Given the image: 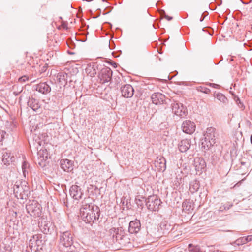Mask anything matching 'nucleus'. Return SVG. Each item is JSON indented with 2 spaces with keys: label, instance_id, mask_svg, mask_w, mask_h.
Wrapping results in <instances>:
<instances>
[{
  "label": "nucleus",
  "instance_id": "obj_11",
  "mask_svg": "<svg viewBox=\"0 0 252 252\" xmlns=\"http://www.w3.org/2000/svg\"><path fill=\"white\" fill-rule=\"evenodd\" d=\"M70 196L74 199L79 200L81 198L83 192L80 186L77 185H72L69 189Z\"/></svg>",
  "mask_w": 252,
  "mask_h": 252
},
{
  "label": "nucleus",
  "instance_id": "obj_29",
  "mask_svg": "<svg viewBox=\"0 0 252 252\" xmlns=\"http://www.w3.org/2000/svg\"><path fill=\"white\" fill-rule=\"evenodd\" d=\"M86 72L87 74L88 77L93 78L95 77V75L96 74V71L95 69L93 67H88L86 69Z\"/></svg>",
  "mask_w": 252,
  "mask_h": 252
},
{
  "label": "nucleus",
  "instance_id": "obj_30",
  "mask_svg": "<svg viewBox=\"0 0 252 252\" xmlns=\"http://www.w3.org/2000/svg\"><path fill=\"white\" fill-rule=\"evenodd\" d=\"M29 168V164L27 161H24L22 163V169L24 177H26V174L28 173Z\"/></svg>",
  "mask_w": 252,
  "mask_h": 252
},
{
  "label": "nucleus",
  "instance_id": "obj_6",
  "mask_svg": "<svg viewBox=\"0 0 252 252\" xmlns=\"http://www.w3.org/2000/svg\"><path fill=\"white\" fill-rule=\"evenodd\" d=\"M161 201L157 196H149L146 200V204L149 210L151 211H158Z\"/></svg>",
  "mask_w": 252,
  "mask_h": 252
},
{
  "label": "nucleus",
  "instance_id": "obj_32",
  "mask_svg": "<svg viewBox=\"0 0 252 252\" xmlns=\"http://www.w3.org/2000/svg\"><path fill=\"white\" fill-rule=\"evenodd\" d=\"M146 200L145 199L144 197H141V198H136L135 202L138 206L142 207L144 202H146Z\"/></svg>",
  "mask_w": 252,
  "mask_h": 252
},
{
  "label": "nucleus",
  "instance_id": "obj_21",
  "mask_svg": "<svg viewBox=\"0 0 252 252\" xmlns=\"http://www.w3.org/2000/svg\"><path fill=\"white\" fill-rule=\"evenodd\" d=\"M28 105L34 111H38L40 108V105L39 104L38 101L32 98L29 100Z\"/></svg>",
  "mask_w": 252,
  "mask_h": 252
},
{
  "label": "nucleus",
  "instance_id": "obj_19",
  "mask_svg": "<svg viewBox=\"0 0 252 252\" xmlns=\"http://www.w3.org/2000/svg\"><path fill=\"white\" fill-rule=\"evenodd\" d=\"M112 76V71L110 68L102 69L99 74V79H111Z\"/></svg>",
  "mask_w": 252,
  "mask_h": 252
},
{
  "label": "nucleus",
  "instance_id": "obj_41",
  "mask_svg": "<svg viewBox=\"0 0 252 252\" xmlns=\"http://www.w3.org/2000/svg\"><path fill=\"white\" fill-rule=\"evenodd\" d=\"M243 180H242L241 181L238 182L237 183H236L233 187V188H234L235 187H236V186H238V185L240 184L242 182V181H243Z\"/></svg>",
  "mask_w": 252,
  "mask_h": 252
},
{
  "label": "nucleus",
  "instance_id": "obj_24",
  "mask_svg": "<svg viewBox=\"0 0 252 252\" xmlns=\"http://www.w3.org/2000/svg\"><path fill=\"white\" fill-rule=\"evenodd\" d=\"M183 210L189 213L193 210V206L192 203L189 200H185L182 204Z\"/></svg>",
  "mask_w": 252,
  "mask_h": 252
},
{
  "label": "nucleus",
  "instance_id": "obj_15",
  "mask_svg": "<svg viewBox=\"0 0 252 252\" xmlns=\"http://www.w3.org/2000/svg\"><path fill=\"white\" fill-rule=\"evenodd\" d=\"M165 95L160 93L153 94L151 96L152 102L156 105L160 104L165 101Z\"/></svg>",
  "mask_w": 252,
  "mask_h": 252
},
{
  "label": "nucleus",
  "instance_id": "obj_27",
  "mask_svg": "<svg viewBox=\"0 0 252 252\" xmlns=\"http://www.w3.org/2000/svg\"><path fill=\"white\" fill-rule=\"evenodd\" d=\"M38 155L40 158H42V159H41V160H46L48 157V151L45 149L40 150L38 152Z\"/></svg>",
  "mask_w": 252,
  "mask_h": 252
},
{
  "label": "nucleus",
  "instance_id": "obj_44",
  "mask_svg": "<svg viewBox=\"0 0 252 252\" xmlns=\"http://www.w3.org/2000/svg\"><path fill=\"white\" fill-rule=\"evenodd\" d=\"M223 209H225V208L224 207H220V210L221 211H222L223 210Z\"/></svg>",
  "mask_w": 252,
  "mask_h": 252
},
{
  "label": "nucleus",
  "instance_id": "obj_12",
  "mask_svg": "<svg viewBox=\"0 0 252 252\" xmlns=\"http://www.w3.org/2000/svg\"><path fill=\"white\" fill-rule=\"evenodd\" d=\"M172 112L176 115L183 117L186 115V112L182 104L174 102L172 105Z\"/></svg>",
  "mask_w": 252,
  "mask_h": 252
},
{
  "label": "nucleus",
  "instance_id": "obj_40",
  "mask_svg": "<svg viewBox=\"0 0 252 252\" xmlns=\"http://www.w3.org/2000/svg\"><path fill=\"white\" fill-rule=\"evenodd\" d=\"M110 63H111V64L115 68L117 67V63H115V62H110Z\"/></svg>",
  "mask_w": 252,
  "mask_h": 252
},
{
  "label": "nucleus",
  "instance_id": "obj_43",
  "mask_svg": "<svg viewBox=\"0 0 252 252\" xmlns=\"http://www.w3.org/2000/svg\"><path fill=\"white\" fill-rule=\"evenodd\" d=\"M212 85L213 87L214 88H217V87L219 86L218 85L216 84H210V85Z\"/></svg>",
  "mask_w": 252,
  "mask_h": 252
},
{
  "label": "nucleus",
  "instance_id": "obj_38",
  "mask_svg": "<svg viewBox=\"0 0 252 252\" xmlns=\"http://www.w3.org/2000/svg\"><path fill=\"white\" fill-rule=\"evenodd\" d=\"M236 103H237L238 105L240 108H243L244 105L241 102V101L239 98H237L236 100Z\"/></svg>",
  "mask_w": 252,
  "mask_h": 252
},
{
  "label": "nucleus",
  "instance_id": "obj_33",
  "mask_svg": "<svg viewBox=\"0 0 252 252\" xmlns=\"http://www.w3.org/2000/svg\"><path fill=\"white\" fill-rule=\"evenodd\" d=\"M197 90L198 91L204 93L205 94H209L210 92V90L205 86H200L197 87Z\"/></svg>",
  "mask_w": 252,
  "mask_h": 252
},
{
  "label": "nucleus",
  "instance_id": "obj_48",
  "mask_svg": "<svg viewBox=\"0 0 252 252\" xmlns=\"http://www.w3.org/2000/svg\"><path fill=\"white\" fill-rule=\"evenodd\" d=\"M250 140H251V143L252 144V134L251 136Z\"/></svg>",
  "mask_w": 252,
  "mask_h": 252
},
{
  "label": "nucleus",
  "instance_id": "obj_7",
  "mask_svg": "<svg viewBox=\"0 0 252 252\" xmlns=\"http://www.w3.org/2000/svg\"><path fill=\"white\" fill-rule=\"evenodd\" d=\"M60 244L65 247L71 246L73 243L72 236L70 231H60Z\"/></svg>",
  "mask_w": 252,
  "mask_h": 252
},
{
  "label": "nucleus",
  "instance_id": "obj_37",
  "mask_svg": "<svg viewBox=\"0 0 252 252\" xmlns=\"http://www.w3.org/2000/svg\"><path fill=\"white\" fill-rule=\"evenodd\" d=\"M244 240L243 239V237L242 238H240L239 239H238L236 241V243L237 244V245H240L241 244H245L247 243V242H243Z\"/></svg>",
  "mask_w": 252,
  "mask_h": 252
},
{
  "label": "nucleus",
  "instance_id": "obj_36",
  "mask_svg": "<svg viewBox=\"0 0 252 252\" xmlns=\"http://www.w3.org/2000/svg\"><path fill=\"white\" fill-rule=\"evenodd\" d=\"M243 239L244 240L243 242H250L252 240V235L247 236L246 237H243Z\"/></svg>",
  "mask_w": 252,
  "mask_h": 252
},
{
  "label": "nucleus",
  "instance_id": "obj_20",
  "mask_svg": "<svg viewBox=\"0 0 252 252\" xmlns=\"http://www.w3.org/2000/svg\"><path fill=\"white\" fill-rule=\"evenodd\" d=\"M36 90L45 94L50 92L51 88L46 83H40L36 85Z\"/></svg>",
  "mask_w": 252,
  "mask_h": 252
},
{
  "label": "nucleus",
  "instance_id": "obj_4",
  "mask_svg": "<svg viewBox=\"0 0 252 252\" xmlns=\"http://www.w3.org/2000/svg\"><path fill=\"white\" fill-rule=\"evenodd\" d=\"M14 193L18 199H26L30 193L29 188L26 185H15L14 186Z\"/></svg>",
  "mask_w": 252,
  "mask_h": 252
},
{
  "label": "nucleus",
  "instance_id": "obj_1",
  "mask_svg": "<svg viewBox=\"0 0 252 252\" xmlns=\"http://www.w3.org/2000/svg\"><path fill=\"white\" fill-rule=\"evenodd\" d=\"M89 198H85L82 202L80 216L86 223H94L98 220L100 214L99 208L91 202Z\"/></svg>",
  "mask_w": 252,
  "mask_h": 252
},
{
  "label": "nucleus",
  "instance_id": "obj_34",
  "mask_svg": "<svg viewBox=\"0 0 252 252\" xmlns=\"http://www.w3.org/2000/svg\"><path fill=\"white\" fill-rule=\"evenodd\" d=\"M8 136V134H6L5 131L0 130V144H2L1 143L3 142V140L7 138Z\"/></svg>",
  "mask_w": 252,
  "mask_h": 252
},
{
  "label": "nucleus",
  "instance_id": "obj_9",
  "mask_svg": "<svg viewBox=\"0 0 252 252\" xmlns=\"http://www.w3.org/2000/svg\"><path fill=\"white\" fill-rule=\"evenodd\" d=\"M44 243V240L42 239L41 234L33 235L30 240V244L31 247H36V250H41Z\"/></svg>",
  "mask_w": 252,
  "mask_h": 252
},
{
  "label": "nucleus",
  "instance_id": "obj_45",
  "mask_svg": "<svg viewBox=\"0 0 252 252\" xmlns=\"http://www.w3.org/2000/svg\"><path fill=\"white\" fill-rule=\"evenodd\" d=\"M104 81L102 82V83H104L105 82H108L109 81H110L111 80L110 79H109V80H103Z\"/></svg>",
  "mask_w": 252,
  "mask_h": 252
},
{
  "label": "nucleus",
  "instance_id": "obj_50",
  "mask_svg": "<svg viewBox=\"0 0 252 252\" xmlns=\"http://www.w3.org/2000/svg\"><path fill=\"white\" fill-rule=\"evenodd\" d=\"M241 164H242V165H244V162H241Z\"/></svg>",
  "mask_w": 252,
  "mask_h": 252
},
{
  "label": "nucleus",
  "instance_id": "obj_46",
  "mask_svg": "<svg viewBox=\"0 0 252 252\" xmlns=\"http://www.w3.org/2000/svg\"><path fill=\"white\" fill-rule=\"evenodd\" d=\"M174 77V76H170V75H168V79H173V78Z\"/></svg>",
  "mask_w": 252,
  "mask_h": 252
},
{
  "label": "nucleus",
  "instance_id": "obj_42",
  "mask_svg": "<svg viewBox=\"0 0 252 252\" xmlns=\"http://www.w3.org/2000/svg\"><path fill=\"white\" fill-rule=\"evenodd\" d=\"M62 26L64 28H66L67 27V24L63 22V24H62Z\"/></svg>",
  "mask_w": 252,
  "mask_h": 252
},
{
  "label": "nucleus",
  "instance_id": "obj_31",
  "mask_svg": "<svg viewBox=\"0 0 252 252\" xmlns=\"http://www.w3.org/2000/svg\"><path fill=\"white\" fill-rule=\"evenodd\" d=\"M245 9L247 11V14L252 15V0H251L249 2L247 3Z\"/></svg>",
  "mask_w": 252,
  "mask_h": 252
},
{
  "label": "nucleus",
  "instance_id": "obj_26",
  "mask_svg": "<svg viewBox=\"0 0 252 252\" xmlns=\"http://www.w3.org/2000/svg\"><path fill=\"white\" fill-rule=\"evenodd\" d=\"M160 228L162 231L163 233H165L171 229V226L167 222L164 221L161 222Z\"/></svg>",
  "mask_w": 252,
  "mask_h": 252
},
{
  "label": "nucleus",
  "instance_id": "obj_22",
  "mask_svg": "<svg viewBox=\"0 0 252 252\" xmlns=\"http://www.w3.org/2000/svg\"><path fill=\"white\" fill-rule=\"evenodd\" d=\"M155 164L158 170L160 171H164L166 169L165 159L164 158H157L155 160Z\"/></svg>",
  "mask_w": 252,
  "mask_h": 252
},
{
  "label": "nucleus",
  "instance_id": "obj_10",
  "mask_svg": "<svg viewBox=\"0 0 252 252\" xmlns=\"http://www.w3.org/2000/svg\"><path fill=\"white\" fill-rule=\"evenodd\" d=\"M195 125L190 120H187L184 121L182 124V129L184 133L191 134L195 130Z\"/></svg>",
  "mask_w": 252,
  "mask_h": 252
},
{
  "label": "nucleus",
  "instance_id": "obj_47",
  "mask_svg": "<svg viewBox=\"0 0 252 252\" xmlns=\"http://www.w3.org/2000/svg\"><path fill=\"white\" fill-rule=\"evenodd\" d=\"M204 19V17H201L200 19V21L202 22Z\"/></svg>",
  "mask_w": 252,
  "mask_h": 252
},
{
  "label": "nucleus",
  "instance_id": "obj_39",
  "mask_svg": "<svg viewBox=\"0 0 252 252\" xmlns=\"http://www.w3.org/2000/svg\"><path fill=\"white\" fill-rule=\"evenodd\" d=\"M164 17L165 18H166L168 21L171 20L173 18L172 17L169 16L168 15H166L165 13L164 12Z\"/></svg>",
  "mask_w": 252,
  "mask_h": 252
},
{
  "label": "nucleus",
  "instance_id": "obj_23",
  "mask_svg": "<svg viewBox=\"0 0 252 252\" xmlns=\"http://www.w3.org/2000/svg\"><path fill=\"white\" fill-rule=\"evenodd\" d=\"M199 182L196 180L192 181L189 184V190L192 193L197 192L199 189Z\"/></svg>",
  "mask_w": 252,
  "mask_h": 252
},
{
  "label": "nucleus",
  "instance_id": "obj_3",
  "mask_svg": "<svg viewBox=\"0 0 252 252\" xmlns=\"http://www.w3.org/2000/svg\"><path fill=\"white\" fill-rule=\"evenodd\" d=\"M216 129L210 127L207 128L206 133L204 134V139L202 142V147L204 149L210 148L216 143Z\"/></svg>",
  "mask_w": 252,
  "mask_h": 252
},
{
  "label": "nucleus",
  "instance_id": "obj_2",
  "mask_svg": "<svg viewBox=\"0 0 252 252\" xmlns=\"http://www.w3.org/2000/svg\"><path fill=\"white\" fill-rule=\"evenodd\" d=\"M109 233L114 242H118L121 245L125 246L128 243L129 239L125 232L118 228L113 227L109 230Z\"/></svg>",
  "mask_w": 252,
  "mask_h": 252
},
{
  "label": "nucleus",
  "instance_id": "obj_14",
  "mask_svg": "<svg viewBox=\"0 0 252 252\" xmlns=\"http://www.w3.org/2000/svg\"><path fill=\"white\" fill-rule=\"evenodd\" d=\"M141 228V223L140 220L136 219L134 220L131 221L129 224L128 231L131 233H137L139 231Z\"/></svg>",
  "mask_w": 252,
  "mask_h": 252
},
{
  "label": "nucleus",
  "instance_id": "obj_17",
  "mask_svg": "<svg viewBox=\"0 0 252 252\" xmlns=\"http://www.w3.org/2000/svg\"><path fill=\"white\" fill-rule=\"evenodd\" d=\"M191 146V140L185 139L181 140L178 144V148L181 152H186Z\"/></svg>",
  "mask_w": 252,
  "mask_h": 252
},
{
  "label": "nucleus",
  "instance_id": "obj_16",
  "mask_svg": "<svg viewBox=\"0 0 252 252\" xmlns=\"http://www.w3.org/2000/svg\"><path fill=\"white\" fill-rule=\"evenodd\" d=\"M61 167L65 172H71L73 169V162L67 159H63L60 161Z\"/></svg>",
  "mask_w": 252,
  "mask_h": 252
},
{
  "label": "nucleus",
  "instance_id": "obj_13",
  "mask_svg": "<svg viewBox=\"0 0 252 252\" xmlns=\"http://www.w3.org/2000/svg\"><path fill=\"white\" fill-rule=\"evenodd\" d=\"M121 93L123 96L126 98L131 97L134 94V90L130 85H125L121 88Z\"/></svg>",
  "mask_w": 252,
  "mask_h": 252
},
{
  "label": "nucleus",
  "instance_id": "obj_5",
  "mask_svg": "<svg viewBox=\"0 0 252 252\" xmlns=\"http://www.w3.org/2000/svg\"><path fill=\"white\" fill-rule=\"evenodd\" d=\"M38 226L40 230L44 233L47 234L51 233L53 230V225L47 218L42 217L38 221Z\"/></svg>",
  "mask_w": 252,
  "mask_h": 252
},
{
  "label": "nucleus",
  "instance_id": "obj_35",
  "mask_svg": "<svg viewBox=\"0 0 252 252\" xmlns=\"http://www.w3.org/2000/svg\"><path fill=\"white\" fill-rule=\"evenodd\" d=\"M192 246V245L191 244L189 245V252H202L198 246L193 247L192 248H191Z\"/></svg>",
  "mask_w": 252,
  "mask_h": 252
},
{
  "label": "nucleus",
  "instance_id": "obj_18",
  "mask_svg": "<svg viewBox=\"0 0 252 252\" xmlns=\"http://www.w3.org/2000/svg\"><path fill=\"white\" fill-rule=\"evenodd\" d=\"M15 159L13 155L8 152H5L2 156V162L5 165H9Z\"/></svg>",
  "mask_w": 252,
  "mask_h": 252
},
{
  "label": "nucleus",
  "instance_id": "obj_25",
  "mask_svg": "<svg viewBox=\"0 0 252 252\" xmlns=\"http://www.w3.org/2000/svg\"><path fill=\"white\" fill-rule=\"evenodd\" d=\"M214 96L224 105H226L228 103V99L221 93H217L215 94Z\"/></svg>",
  "mask_w": 252,
  "mask_h": 252
},
{
  "label": "nucleus",
  "instance_id": "obj_28",
  "mask_svg": "<svg viewBox=\"0 0 252 252\" xmlns=\"http://www.w3.org/2000/svg\"><path fill=\"white\" fill-rule=\"evenodd\" d=\"M56 77L57 79H67L68 78L71 77V76L69 73H67L64 71H61L57 74Z\"/></svg>",
  "mask_w": 252,
  "mask_h": 252
},
{
  "label": "nucleus",
  "instance_id": "obj_49",
  "mask_svg": "<svg viewBox=\"0 0 252 252\" xmlns=\"http://www.w3.org/2000/svg\"><path fill=\"white\" fill-rule=\"evenodd\" d=\"M18 79H22V77H20Z\"/></svg>",
  "mask_w": 252,
  "mask_h": 252
},
{
  "label": "nucleus",
  "instance_id": "obj_8",
  "mask_svg": "<svg viewBox=\"0 0 252 252\" xmlns=\"http://www.w3.org/2000/svg\"><path fill=\"white\" fill-rule=\"evenodd\" d=\"M26 208L28 213L32 216L37 217L41 215V206L37 202H33L27 205Z\"/></svg>",
  "mask_w": 252,
  "mask_h": 252
}]
</instances>
